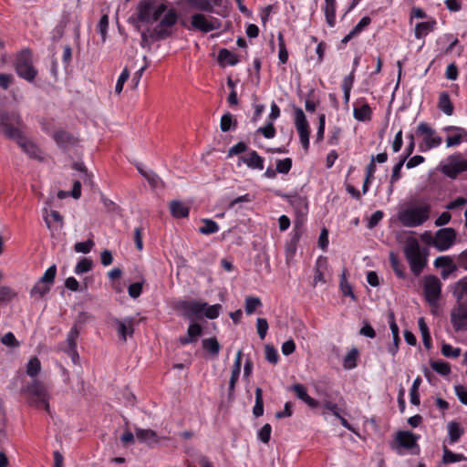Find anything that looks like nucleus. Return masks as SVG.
Instances as JSON below:
<instances>
[{
    "label": "nucleus",
    "instance_id": "1",
    "mask_svg": "<svg viewBox=\"0 0 467 467\" xmlns=\"http://www.w3.org/2000/svg\"><path fill=\"white\" fill-rule=\"evenodd\" d=\"M404 254L409 262L411 272L418 276L427 264L426 256L423 254L419 241L413 236L406 239Z\"/></svg>",
    "mask_w": 467,
    "mask_h": 467
},
{
    "label": "nucleus",
    "instance_id": "2",
    "mask_svg": "<svg viewBox=\"0 0 467 467\" xmlns=\"http://www.w3.org/2000/svg\"><path fill=\"white\" fill-rule=\"evenodd\" d=\"M21 391L29 405L36 408L43 407L47 413H50L49 397L42 382L34 380Z\"/></svg>",
    "mask_w": 467,
    "mask_h": 467
},
{
    "label": "nucleus",
    "instance_id": "3",
    "mask_svg": "<svg viewBox=\"0 0 467 467\" xmlns=\"http://www.w3.org/2000/svg\"><path fill=\"white\" fill-rule=\"evenodd\" d=\"M431 213V206L423 204L407 208L399 213V221L403 226L417 227L423 224L429 220Z\"/></svg>",
    "mask_w": 467,
    "mask_h": 467
},
{
    "label": "nucleus",
    "instance_id": "4",
    "mask_svg": "<svg viewBox=\"0 0 467 467\" xmlns=\"http://www.w3.org/2000/svg\"><path fill=\"white\" fill-rule=\"evenodd\" d=\"M22 119L16 113H1L0 114V126L2 130L8 139L15 140L17 144L25 138L20 126Z\"/></svg>",
    "mask_w": 467,
    "mask_h": 467
},
{
    "label": "nucleus",
    "instance_id": "5",
    "mask_svg": "<svg viewBox=\"0 0 467 467\" xmlns=\"http://www.w3.org/2000/svg\"><path fill=\"white\" fill-rule=\"evenodd\" d=\"M15 69L20 78L28 82L34 81L37 75V70L33 65L32 53L29 49H24L17 55Z\"/></svg>",
    "mask_w": 467,
    "mask_h": 467
},
{
    "label": "nucleus",
    "instance_id": "6",
    "mask_svg": "<svg viewBox=\"0 0 467 467\" xmlns=\"http://www.w3.org/2000/svg\"><path fill=\"white\" fill-rule=\"evenodd\" d=\"M178 15L174 8L169 9L160 23L153 28L150 37L153 40H162L172 34L171 27L177 23Z\"/></svg>",
    "mask_w": 467,
    "mask_h": 467
},
{
    "label": "nucleus",
    "instance_id": "7",
    "mask_svg": "<svg viewBox=\"0 0 467 467\" xmlns=\"http://www.w3.org/2000/svg\"><path fill=\"white\" fill-rule=\"evenodd\" d=\"M416 134L422 138V143L420 145L422 151L436 148L442 142L441 137L426 122L418 125Z\"/></svg>",
    "mask_w": 467,
    "mask_h": 467
},
{
    "label": "nucleus",
    "instance_id": "8",
    "mask_svg": "<svg viewBox=\"0 0 467 467\" xmlns=\"http://www.w3.org/2000/svg\"><path fill=\"white\" fill-rule=\"evenodd\" d=\"M450 319L455 332L467 330V300H456L451 310Z\"/></svg>",
    "mask_w": 467,
    "mask_h": 467
},
{
    "label": "nucleus",
    "instance_id": "9",
    "mask_svg": "<svg viewBox=\"0 0 467 467\" xmlns=\"http://www.w3.org/2000/svg\"><path fill=\"white\" fill-rule=\"evenodd\" d=\"M423 291L426 301L433 307L438 306V301L441 293V282L435 275L424 277Z\"/></svg>",
    "mask_w": 467,
    "mask_h": 467
},
{
    "label": "nucleus",
    "instance_id": "10",
    "mask_svg": "<svg viewBox=\"0 0 467 467\" xmlns=\"http://www.w3.org/2000/svg\"><path fill=\"white\" fill-rule=\"evenodd\" d=\"M441 171L449 178L455 179L459 173L467 171V161L460 153L452 154L441 166Z\"/></svg>",
    "mask_w": 467,
    "mask_h": 467
},
{
    "label": "nucleus",
    "instance_id": "11",
    "mask_svg": "<svg viewBox=\"0 0 467 467\" xmlns=\"http://www.w3.org/2000/svg\"><path fill=\"white\" fill-rule=\"evenodd\" d=\"M456 240V232L453 228H442L436 232L432 242L427 241L431 244L437 250L445 251L449 249Z\"/></svg>",
    "mask_w": 467,
    "mask_h": 467
},
{
    "label": "nucleus",
    "instance_id": "12",
    "mask_svg": "<svg viewBox=\"0 0 467 467\" xmlns=\"http://www.w3.org/2000/svg\"><path fill=\"white\" fill-rule=\"evenodd\" d=\"M295 125L299 135L300 142L305 150L309 149V125L304 111L300 108L295 109Z\"/></svg>",
    "mask_w": 467,
    "mask_h": 467
},
{
    "label": "nucleus",
    "instance_id": "13",
    "mask_svg": "<svg viewBox=\"0 0 467 467\" xmlns=\"http://www.w3.org/2000/svg\"><path fill=\"white\" fill-rule=\"evenodd\" d=\"M191 25L193 29L200 30L203 33H208L220 27V23L217 19L214 21H208L205 16L201 13L192 16Z\"/></svg>",
    "mask_w": 467,
    "mask_h": 467
},
{
    "label": "nucleus",
    "instance_id": "14",
    "mask_svg": "<svg viewBox=\"0 0 467 467\" xmlns=\"http://www.w3.org/2000/svg\"><path fill=\"white\" fill-rule=\"evenodd\" d=\"M112 324L117 328L119 337L123 342H126L128 336L131 337L134 333V317H128L123 319L114 318Z\"/></svg>",
    "mask_w": 467,
    "mask_h": 467
},
{
    "label": "nucleus",
    "instance_id": "15",
    "mask_svg": "<svg viewBox=\"0 0 467 467\" xmlns=\"http://www.w3.org/2000/svg\"><path fill=\"white\" fill-rule=\"evenodd\" d=\"M420 436L416 435L408 431H400L396 434V442L401 448L406 450H411L413 448H418L419 445L417 443Z\"/></svg>",
    "mask_w": 467,
    "mask_h": 467
},
{
    "label": "nucleus",
    "instance_id": "16",
    "mask_svg": "<svg viewBox=\"0 0 467 467\" xmlns=\"http://www.w3.org/2000/svg\"><path fill=\"white\" fill-rule=\"evenodd\" d=\"M206 306L207 303H201L198 301H184L181 303V308L183 311V315L188 318L200 316Z\"/></svg>",
    "mask_w": 467,
    "mask_h": 467
},
{
    "label": "nucleus",
    "instance_id": "17",
    "mask_svg": "<svg viewBox=\"0 0 467 467\" xmlns=\"http://www.w3.org/2000/svg\"><path fill=\"white\" fill-rule=\"evenodd\" d=\"M388 317H389V327H390L392 337H393V343L389 346L388 350L392 356H394L398 352L399 343L400 341V329L396 323L394 313L389 312Z\"/></svg>",
    "mask_w": 467,
    "mask_h": 467
},
{
    "label": "nucleus",
    "instance_id": "18",
    "mask_svg": "<svg viewBox=\"0 0 467 467\" xmlns=\"http://www.w3.org/2000/svg\"><path fill=\"white\" fill-rule=\"evenodd\" d=\"M242 350H238L236 353L235 360L232 368V374L229 381V397H233L234 393L235 384L238 380L240 372H241V366H242Z\"/></svg>",
    "mask_w": 467,
    "mask_h": 467
},
{
    "label": "nucleus",
    "instance_id": "19",
    "mask_svg": "<svg viewBox=\"0 0 467 467\" xmlns=\"http://www.w3.org/2000/svg\"><path fill=\"white\" fill-rule=\"evenodd\" d=\"M292 389L296 393V397L304 401L306 404H307L308 407L314 409L317 408L319 406V401L316 400L315 399L311 398L306 391V388L302 384H295L292 387Z\"/></svg>",
    "mask_w": 467,
    "mask_h": 467
},
{
    "label": "nucleus",
    "instance_id": "20",
    "mask_svg": "<svg viewBox=\"0 0 467 467\" xmlns=\"http://www.w3.org/2000/svg\"><path fill=\"white\" fill-rule=\"evenodd\" d=\"M18 146L23 150V151L27 154L30 158L36 159L38 161H43L41 157V151L38 147L27 140L26 137L18 143Z\"/></svg>",
    "mask_w": 467,
    "mask_h": 467
},
{
    "label": "nucleus",
    "instance_id": "21",
    "mask_svg": "<svg viewBox=\"0 0 467 467\" xmlns=\"http://www.w3.org/2000/svg\"><path fill=\"white\" fill-rule=\"evenodd\" d=\"M240 161L251 169H264V159L255 150H251L247 156L241 157Z\"/></svg>",
    "mask_w": 467,
    "mask_h": 467
},
{
    "label": "nucleus",
    "instance_id": "22",
    "mask_svg": "<svg viewBox=\"0 0 467 467\" xmlns=\"http://www.w3.org/2000/svg\"><path fill=\"white\" fill-rule=\"evenodd\" d=\"M153 4L150 1H141L138 5V19L140 22L151 23Z\"/></svg>",
    "mask_w": 467,
    "mask_h": 467
},
{
    "label": "nucleus",
    "instance_id": "23",
    "mask_svg": "<svg viewBox=\"0 0 467 467\" xmlns=\"http://www.w3.org/2000/svg\"><path fill=\"white\" fill-rule=\"evenodd\" d=\"M136 437L140 442H145L149 445L157 444L159 438L157 433L150 429H136Z\"/></svg>",
    "mask_w": 467,
    "mask_h": 467
},
{
    "label": "nucleus",
    "instance_id": "24",
    "mask_svg": "<svg viewBox=\"0 0 467 467\" xmlns=\"http://www.w3.org/2000/svg\"><path fill=\"white\" fill-rule=\"evenodd\" d=\"M336 0H325L323 10L327 24L330 27H334L336 25Z\"/></svg>",
    "mask_w": 467,
    "mask_h": 467
},
{
    "label": "nucleus",
    "instance_id": "25",
    "mask_svg": "<svg viewBox=\"0 0 467 467\" xmlns=\"http://www.w3.org/2000/svg\"><path fill=\"white\" fill-rule=\"evenodd\" d=\"M193 9L201 12L213 13L215 5L211 0H182Z\"/></svg>",
    "mask_w": 467,
    "mask_h": 467
},
{
    "label": "nucleus",
    "instance_id": "26",
    "mask_svg": "<svg viewBox=\"0 0 467 467\" xmlns=\"http://www.w3.org/2000/svg\"><path fill=\"white\" fill-rule=\"evenodd\" d=\"M327 268V261L326 257H319L316 263L315 267V276H314V285L317 283L325 284L327 280L325 279L324 271Z\"/></svg>",
    "mask_w": 467,
    "mask_h": 467
},
{
    "label": "nucleus",
    "instance_id": "27",
    "mask_svg": "<svg viewBox=\"0 0 467 467\" xmlns=\"http://www.w3.org/2000/svg\"><path fill=\"white\" fill-rule=\"evenodd\" d=\"M438 108L447 116H451L453 114L454 108L450 96L446 91L440 93Z\"/></svg>",
    "mask_w": 467,
    "mask_h": 467
},
{
    "label": "nucleus",
    "instance_id": "28",
    "mask_svg": "<svg viewBox=\"0 0 467 467\" xmlns=\"http://www.w3.org/2000/svg\"><path fill=\"white\" fill-rule=\"evenodd\" d=\"M436 25L435 20L431 21H426V22H420L416 24L415 26V36L418 39L423 38L426 36L430 32H432L434 30Z\"/></svg>",
    "mask_w": 467,
    "mask_h": 467
},
{
    "label": "nucleus",
    "instance_id": "29",
    "mask_svg": "<svg viewBox=\"0 0 467 467\" xmlns=\"http://www.w3.org/2000/svg\"><path fill=\"white\" fill-rule=\"evenodd\" d=\"M463 433L464 429L458 422L451 421L448 423V434L451 444L457 442Z\"/></svg>",
    "mask_w": 467,
    "mask_h": 467
},
{
    "label": "nucleus",
    "instance_id": "30",
    "mask_svg": "<svg viewBox=\"0 0 467 467\" xmlns=\"http://www.w3.org/2000/svg\"><path fill=\"white\" fill-rule=\"evenodd\" d=\"M58 146L66 148L75 143V138L65 130H57L53 135Z\"/></svg>",
    "mask_w": 467,
    "mask_h": 467
},
{
    "label": "nucleus",
    "instance_id": "31",
    "mask_svg": "<svg viewBox=\"0 0 467 467\" xmlns=\"http://www.w3.org/2000/svg\"><path fill=\"white\" fill-rule=\"evenodd\" d=\"M170 210L175 218H185L189 215V207L180 201H172L170 203Z\"/></svg>",
    "mask_w": 467,
    "mask_h": 467
},
{
    "label": "nucleus",
    "instance_id": "32",
    "mask_svg": "<svg viewBox=\"0 0 467 467\" xmlns=\"http://www.w3.org/2000/svg\"><path fill=\"white\" fill-rule=\"evenodd\" d=\"M452 295L456 300H464L467 297V275L455 283Z\"/></svg>",
    "mask_w": 467,
    "mask_h": 467
},
{
    "label": "nucleus",
    "instance_id": "33",
    "mask_svg": "<svg viewBox=\"0 0 467 467\" xmlns=\"http://www.w3.org/2000/svg\"><path fill=\"white\" fill-rule=\"evenodd\" d=\"M50 289V285L38 280L30 290V296L34 299L39 300L42 299L47 293H49Z\"/></svg>",
    "mask_w": 467,
    "mask_h": 467
},
{
    "label": "nucleus",
    "instance_id": "34",
    "mask_svg": "<svg viewBox=\"0 0 467 467\" xmlns=\"http://www.w3.org/2000/svg\"><path fill=\"white\" fill-rule=\"evenodd\" d=\"M442 462L444 464H450L457 462L465 461L466 457L462 453H454L447 448L446 445L442 446Z\"/></svg>",
    "mask_w": 467,
    "mask_h": 467
},
{
    "label": "nucleus",
    "instance_id": "35",
    "mask_svg": "<svg viewBox=\"0 0 467 467\" xmlns=\"http://www.w3.org/2000/svg\"><path fill=\"white\" fill-rule=\"evenodd\" d=\"M218 59L221 64H227L230 66H234L239 62L237 55L226 48H223L219 51Z\"/></svg>",
    "mask_w": 467,
    "mask_h": 467
},
{
    "label": "nucleus",
    "instance_id": "36",
    "mask_svg": "<svg viewBox=\"0 0 467 467\" xmlns=\"http://www.w3.org/2000/svg\"><path fill=\"white\" fill-rule=\"evenodd\" d=\"M354 118L358 121H366L371 119L372 110L368 104L365 103L361 107L354 108Z\"/></svg>",
    "mask_w": 467,
    "mask_h": 467
},
{
    "label": "nucleus",
    "instance_id": "37",
    "mask_svg": "<svg viewBox=\"0 0 467 467\" xmlns=\"http://www.w3.org/2000/svg\"><path fill=\"white\" fill-rule=\"evenodd\" d=\"M236 126L237 120L230 112H227L222 116L220 128L223 132H227L230 130H235Z\"/></svg>",
    "mask_w": 467,
    "mask_h": 467
},
{
    "label": "nucleus",
    "instance_id": "38",
    "mask_svg": "<svg viewBox=\"0 0 467 467\" xmlns=\"http://www.w3.org/2000/svg\"><path fill=\"white\" fill-rule=\"evenodd\" d=\"M202 344V348L213 356L216 357L219 354L221 346L216 337L204 338Z\"/></svg>",
    "mask_w": 467,
    "mask_h": 467
},
{
    "label": "nucleus",
    "instance_id": "39",
    "mask_svg": "<svg viewBox=\"0 0 467 467\" xmlns=\"http://www.w3.org/2000/svg\"><path fill=\"white\" fill-rule=\"evenodd\" d=\"M255 394V403L253 408V414L254 417L258 418L264 414V400H263V390L261 388L257 387L254 391Z\"/></svg>",
    "mask_w": 467,
    "mask_h": 467
},
{
    "label": "nucleus",
    "instance_id": "40",
    "mask_svg": "<svg viewBox=\"0 0 467 467\" xmlns=\"http://www.w3.org/2000/svg\"><path fill=\"white\" fill-rule=\"evenodd\" d=\"M340 290L342 292V295L344 296H350L352 300L356 301L357 298L352 291L351 285L348 282L347 276H346V270L343 271L341 276H340Z\"/></svg>",
    "mask_w": 467,
    "mask_h": 467
},
{
    "label": "nucleus",
    "instance_id": "41",
    "mask_svg": "<svg viewBox=\"0 0 467 467\" xmlns=\"http://www.w3.org/2000/svg\"><path fill=\"white\" fill-rule=\"evenodd\" d=\"M202 223H203V226H202L199 229V232L202 234L208 235V234H212L218 232L219 226L216 223V222H214L211 219H203Z\"/></svg>",
    "mask_w": 467,
    "mask_h": 467
},
{
    "label": "nucleus",
    "instance_id": "42",
    "mask_svg": "<svg viewBox=\"0 0 467 467\" xmlns=\"http://www.w3.org/2000/svg\"><path fill=\"white\" fill-rule=\"evenodd\" d=\"M262 306L261 299L255 296H247L245 298L244 310L247 315H252L255 309Z\"/></svg>",
    "mask_w": 467,
    "mask_h": 467
},
{
    "label": "nucleus",
    "instance_id": "43",
    "mask_svg": "<svg viewBox=\"0 0 467 467\" xmlns=\"http://www.w3.org/2000/svg\"><path fill=\"white\" fill-rule=\"evenodd\" d=\"M421 383V379L420 377H417L410 388V402L413 405L418 406L420 404V394H419V387Z\"/></svg>",
    "mask_w": 467,
    "mask_h": 467
},
{
    "label": "nucleus",
    "instance_id": "44",
    "mask_svg": "<svg viewBox=\"0 0 467 467\" xmlns=\"http://www.w3.org/2000/svg\"><path fill=\"white\" fill-rule=\"evenodd\" d=\"M57 275V266L52 265L49 266L44 275L39 278V281L50 285L52 287Z\"/></svg>",
    "mask_w": 467,
    "mask_h": 467
},
{
    "label": "nucleus",
    "instance_id": "45",
    "mask_svg": "<svg viewBox=\"0 0 467 467\" xmlns=\"http://www.w3.org/2000/svg\"><path fill=\"white\" fill-rule=\"evenodd\" d=\"M40 369L41 364L39 359L36 357L30 358L26 366L27 375L34 378L39 373Z\"/></svg>",
    "mask_w": 467,
    "mask_h": 467
},
{
    "label": "nucleus",
    "instance_id": "46",
    "mask_svg": "<svg viewBox=\"0 0 467 467\" xmlns=\"http://www.w3.org/2000/svg\"><path fill=\"white\" fill-rule=\"evenodd\" d=\"M92 260L88 258H82L75 267V273L81 275L89 272L92 269Z\"/></svg>",
    "mask_w": 467,
    "mask_h": 467
},
{
    "label": "nucleus",
    "instance_id": "47",
    "mask_svg": "<svg viewBox=\"0 0 467 467\" xmlns=\"http://www.w3.org/2000/svg\"><path fill=\"white\" fill-rule=\"evenodd\" d=\"M431 367L434 371L442 376H447L451 372V367L449 363L445 361H432Z\"/></svg>",
    "mask_w": 467,
    "mask_h": 467
},
{
    "label": "nucleus",
    "instance_id": "48",
    "mask_svg": "<svg viewBox=\"0 0 467 467\" xmlns=\"http://www.w3.org/2000/svg\"><path fill=\"white\" fill-rule=\"evenodd\" d=\"M405 161H406V157H402L400 159V161L397 164H395L392 169V174H391L390 182H390V188H389L390 192L392 191L393 184L397 181H399L400 178V171H401V168Z\"/></svg>",
    "mask_w": 467,
    "mask_h": 467
},
{
    "label": "nucleus",
    "instance_id": "49",
    "mask_svg": "<svg viewBox=\"0 0 467 467\" xmlns=\"http://www.w3.org/2000/svg\"><path fill=\"white\" fill-rule=\"evenodd\" d=\"M17 296V293L9 286L0 287V303H7Z\"/></svg>",
    "mask_w": 467,
    "mask_h": 467
},
{
    "label": "nucleus",
    "instance_id": "50",
    "mask_svg": "<svg viewBox=\"0 0 467 467\" xmlns=\"http://www.w3.org/2000/svg\"><path fill=\"white\" fill-rule=\"evenodd\" d=\"M79 336V329L77 325H74L67 337V348H77V339Z\"/></svg>",
    "mask_w": 467,
    "mask_h": 467
},
{
    "label": "nucleus",
    "instance_id": "51",
    "mask_svg": "<svg viewBox=\"0 0 467 467\" xmlns=\"http://www.w3.org/2000/svg\"><path fill=\"white\" fill-rule=\"evenodd\" d=\"M256 133L262 134L266 139H273L276 131L273 122H268L264 127L257 129Z\"/></svg>",
    "mask_w": 467,
    "mask_h": 467
},
{
    "label": "nucleus",
    "instance_id": "52",
    "mask_svg": "<svg viewBox=\"0 0 467 467\" xmlns=\"http://www.w3.org/2000/svg\"><path fill=\"white\" fill-rule=\"evenodd\" d=\"M94 242L91 239H88L86 242H79L75 244L74 250L77 253L88 254L91 251L94 246Z\"/></svg>",
    "mask_w": 467,
    "mask_h": 467
},
{
    "label": "nucleus",
    "instance_id": "53",
    "mask_svg": "<svg viewBox=\"0 0 467 467\" xmlns=\"http://www.w3.org/2000/svg\"><path fill=\"white\" fill-rule=\"evenodd\" d=\"M292 168V159L285 158L284 160H278L276 161V171L278 173L286 174Z\"/></svg>",
    "mask_w": 467,
    "mask_h": 467
},
{
    "label": "nucleus",
    "instance_id": "54",
    "mask_svg": "<svg viewBox=\"0 0 467 467\" xmlns=\"http://www.w3.org/2000/svg\"><path fill=\"white\" fill-rule=\"evenodd\" d=\"M265 358L268 362L275 364L278 361L277 350L271 345H266L265 348Z\"/></svg>",
    "mask_w": 467,
    "mask_h": 467
},
{
    "label": "nucleus",
    "instance_id": "55",
    "mask_svg": "<svg viewBox=\"0 0 467 467\" xmlns=\"http://www.w3.org/2000/svg\"><path fill=\"white\" fill-rule=\"evenodd\" d=\"M357 357H358V350L356 348H353L344 358V367L346 368H355Z\"/></svg>",
    "mask_w": 467,
    "mask_h": 467
},
{
    "label": "nucleus",
    "instance_id": "56",
    "mask_svg": "<svg viewBox=\"0 0 467 467\" xmlns=\"http://www.w3.org/2000/svg\"><path fill=\"white\" fill-rule=\"evenodd\" d=\"M256 330L259 337L264 339L268 330V322L265 318L259 317L256 320Z\"/></svg>",
    "mask_w": 467,
    "mask_h": 467
},
{
    "label": "nucleus",
    "instance_id": "57",
    "mask_svg": "<svg viewBox=\"0 0 467 467\" xmlns=\"http://www.w3.org/2000/svg\"><path fill=\"white\" fill-rule=\"evenodd\" d=\"M202 328L198 323H192L189 326L187 335L193 342L197 341L198 337L202 335Z\"/></svg>",
    "mask_w": 467,
    "mask_h": 467
},
{
    "label": "nucleus",
    "instance_id": "58",
    "mask_svg": "<svg viewBox=\"0 0 467 467\" xmlns=\"http://www.w3.org/2000/svg\"><path fill=\"white\" fill-rule=\"evenodd\" d=\"M390 264L393 271L400 278H405L404 267L399 262V260L395 257L393 254H390Z\"/></svg>",
    "mask_w": 467,
    "mask_h": 467
},
{
    "label": "nucleus",
    "instance_id": "59",
    "mask_svg": "<svg viewBox=\"0 0 467 467\" xmlns=\"http://www.w3.org/2000/svg\"><path fill=\"white\" fill-rule=\"evenodd\" d=\"M130 78V71L127 67H125L121 74L119 77V79L117 81L116 87H115V92L116 94H120L123 89L124 83L128 80Z\"/></svg>",
    "mask_w": 467,
    "mask_h": 467
},
{
    "label": "nucleus",
    "instance_id": "60",
    "mask_svg": "<svg viewBox=\"0 0 467 467\" xmlns=\"http://www.w3.org/2000/svg\"><path fill=\"white\" fill-rule=\"evenodd\" d=\"M271 425L268 423L265 424L258 432V439L264 443H268L271 438Z\"/></svg>",
    "mask_w": 467,
    "mask_h": 467
},
{
    "label": "nucleus",
    "instance_id": "61",
    "mask_svg": "<svg viewBox=\"0 0 467 467\" xmlns=\"http://www.w3.org/2000/svg\"><path fill=\"white\" fill-rule=\"evenodd\" d=\"M441 354L447 358H458L461 354V349L453 348L449 344H443L441 347Z\"/></svg>",
    "mask_w": 467,
    "mask_h": 467
},
{
    "label": "nucleus",
    "instance_id": "62",
    "mask_svg": "<svg viewBox=\"0 0 467 467\" xmlns=\"http://www.w3.org/2000/svg\"><path fill=\"white\" fill-rule=\"evenodd\" d=\"M109 27V16L107 15H103L99 22L98 29L99 34L101 35L102 41L106 40L107 30Z\"/></svg>",
    "mask_w": 467,
    "mask_h": 467
},
{
    "label": "nucleus",
    "instance_id": "63",
    "mask_svg": "<svg viewBox=\"0 0 467 467\" xmlns=\"http://www.w3.org/2000/svg\"><path fill=\"white\" fill-rule=\"evenodd\" d=\"M140 172L145 177V179L149 182V183L151 185V187L156 188L159 185L160 178L159 176L154 173L153 171H143L142 170L139 169Z\"/></svg>",
    "mask_w": 467,
    "mask_h": 467
},
{
    "label": "nucleus",
    "instance_id": "64",
    "mask_svg": "<svg viewBox=\"0 0 467 467\" xmlns=\"http://www.w3.org/2000/svg\"><path fill=\"white\" fill-rule=\"evenodd\" d=\"M221 305L219 304H216V305H213V306H206L205 307V312H204V315L207 318L209 319H214V318H217L219 314H220V310H221Z\"/></svg>",
    "mask_w": 467,
    "mask_h": 467
}]
</instances>
